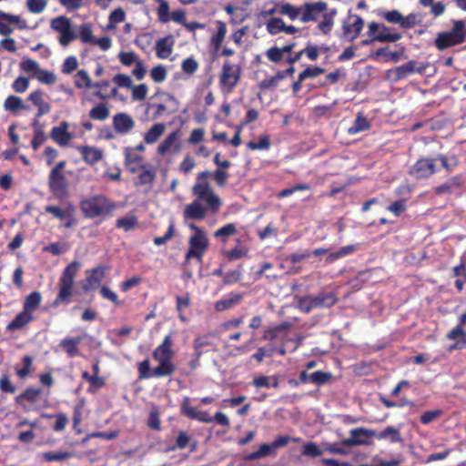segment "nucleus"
I'll list each match as a JSON object with an SVG mask.
<instances>
[{
	"mask_svg": "<svg viewBox=\"0 0 466 466\" xmlns=\"http://www.w3.org/2000/svg\"><path fill=\"white\" fill-rule=\"evenodd\" d=\"M417 63L414 60H410L408 63L396 67L395 75L396 80L402 79L406 77L408 75L412 74L414 72L423 73L425 70L424 66H416Z\"/></svg>",
	"mask_w": 466,
	"mask_h": 466,
	"instance_id": "obj_18",
	"label": "nucleus"
},
{
	"mask_svg": "<svg viewBox=\"0 0 466 466\" xmlns=\"http://www.w3.org/2000/svg\"><path fill=\"white\" fill-rule=\"evenodd\" d=\"M41 295L37 291L29 294L24 303V310L31 314L40 304Z\"/></svg>",
	"mask_w": 466,
	"mask_h": 466,
	"instance_id": "obj_28",
	"label": "nucleus"
},
{
	"mask_svg": "<svg viewBox=\"0 0 466 466\" xmlns=\"http://www.w3.org/2000/svg\"><path fill=\"white\" fill-rule=\"evenodd\" d=\"M156 174L147 168L142 169L138 173L137 181L135 183L136 185H145L149 184L155 179Z\"/></svg>",
	"mask_w": 466,
	"mask_h": 466,
	"instance_id": "obj_48",
	"label": "nucleus"
},
{
	"mask_svg": "<svg viewBox=\"0 0 466 466\" xmlns=\"http://www.w3.org/2000/svg\"><path fill=\"white\" fill-rule=\"evenodd\" d=\"M142 159H143L142 157L133 153L132 149L130 147H127L125 149L126 166H130L133 164H140V163H142Z\"/></svg>",
	"mask_w": 466,
	"mask_h": 466,
	"instance_id": "obj_58",
	"label": "nucleus"
},
{
	"mask_svg": "<svg viewBox=\"0 0 466 466\" xmlns=\"http://www.w3.org/2000/svg\"><path fill=\"white\" fill-rule=\"evenodd\" d=\"M350 435L354 437V439L361 441L362 444H367V439L373 437L376 435L374 431H370L365 428H357L350 431Z\"/></svg>",
	"mask_w": 466,
	"mask_h": 466,
	"instance_id": "obj_33",
	"label": "nucleus"
},
{
	"mask_svg": "<svg viewBox=\"0 0 466 466\" xmlns=\"http://www.w3.org/2000/svg\"><path fill=\"white\" fill-rule=\"evenodd\" d=\"M285 77V72H278V74L270 78L264 79L259 83L260 88H275L279 82Z\"/></svg>",
	"mask_w": 466,
	"mask_h": 466,
	"instance_id": "obj_45",
	"label": "nucleus"
},
{
	"mask_svg": "<svg viewBox=\"0 0 466 466\" xmlns=\"http://www.w3.org/2000/svg\"><path fill=\"white\" fill-rule=\"evenodd\" d=\"M173 147H176L178 149L179 144H178V133L177 132H172L169 134L164 141L160 143V145L157 147V152L160 155H165L167 151L171 150Z\"/></svg>",
	"mask_w": 466,
	"mask_h": 466,
	"instance_id": "obj_21",
	"label": "nucleus"
},
{
	"mask_svg": "<svg viewBox=\"0 0 466 466\" xmlns=\"http://www.w3.org/2000/svg\"><path fill=\"white\" fill-rule=\"evenodd\" d=\"M209 171H202L198 174L196 183L192 187L195 199L185 207L183 216L185 219L202 220L208 213L215 215L218 212L222 201L215 194L211 185L208 181Z\"/></svg>",
	"mask_w": 466,
	"mask_h": 466,
	"instance_id": "obj_1",
	"label": "nucleus"
},
{
	"mask_svg": "<svg viewBox=\"0 0 466 466\" xmlns=\"http://www.w3.org/2000/svg\"><path fill=\"white\" fill-rule=\"evenodd\" d=\"M50 137L59 146H66L72 139V135L68 132V123L66 121H63L59 126L54 127L51 130Z\"/></svg>",
	"mask_w": 466,
	"mask_h": 466,
	"instance_id": "obj_13",
	"label": "nucleus"
},
{
	"mask_svg": "<svg viewBox=\"0 0 466 466\" xmlns=\"http://www.w3.org/2000/svg\"><path fill=\"white\" fill-rule=\"evenodd\" d=\"M4 107L6 111H10L12 113H17L18 110H25L28 108L22 99L15 96H8L4 103Z\"/></svg>",
	"mask_w": 466,
	"mask_h": 466,
	"instance_id": "obj_23",
	"label": "nucleus"
},
{
	"mask_svg": "<svg viewBox=\"0 0 466 466\" xmlns=\"http://www.w3.org/2000/svg\"><path fill=\"white\" fill-rule=\"evenodd\" d=\"M166 126L163 123H157L151 127L146 133L144 139L147 144L155 143L164 133Z\"/></svg>",
	"mask_w": 466,
	"mask_h": 466,
	"instance_id": "obj_24",
	"label": "nucleus"
},
{
	"mask_svg": "<svg viewBox=\"0 0 466 466\" xmlns=\"http://www.w3.org/2000/svg\"><path fill=\"white\" fill-rule=\"evenodd\" d=\"M32 319L31 314L24 310L23 312L19 313L15 319L10 322L7 326V329L9 330H15L23 328L25 325H26L30 320Z\"/></svg>",
	"mask_w": 466,
	"mask_h": 466,
	"instance_id": "obj_27",
	"label": "nucleus"
},
{
	"mask_svg": "<svg viewBox=\"0 0 466 466\" xmlns=\"http://www.w3.org/2000/svg\"><path fill=\"white\" fill-rule=\"evenodd\" d=\"M190 437L185 431H180L177 437L175 446L170 448V450L185 449L190 443Z\"/></svg>",
	"mask_w": 466,
	"mask_h": 466,
	"instance_id": "obj_57",
	"label": "nucleus"
},
{
	"mask_svg": "<svg viewBox=\"0 0 466 466\" xmlns=\"http://www.w3.org/2000/svg\"><path fill=\"white\" fill-rule=\"evenodd\" d=\"M383 17L389 23L399 24L400 25L402 15L398 10H391L385 12Z\"/></svg>",
	"mask_w": 466,
	"mask_h": 466,
	"instance_id": "obj_63",
	"label": "nucleus"
},
{
	"mask_svg": "<svg viewBox=\"0 0 466 466\" xmlns=\"http://www.w3.org/2000/svg\"><path fill=\"white\" fill-rule=\"evenodd\" d=\"M331 377V373L319 370L311 373L309 379L311 382L319 386L329 382Z\"/></svg>",
	"mask_w": 466,
	"mask_h": 466,
	"instance_id": "obj_41",
	"label": "nucleus"
},
{
	"mask_svg": "<svg viewBox=\"0 0 466 466\" xmlns=\"http://www.w3.org/2000/svg\"><path fill=\"white\" fill-rule=\"evenodd\" d=\"M241 298H242L241 295L235 294L231 298H228V299H226L223 300H219L216 303V309L218 311L228 309L231 308L233 305L239 302Z\"/></svg>",
	"mask_w": 466,
	"mask_h": 466,
	"instance_id": "obj_43",
	"label": "nucleus"
},
{
	"mask_svg": "<svg viewBox=\"0 0 466 466\" xmlns=\"http://www.w3.org/2000/svg\"><path fill=\"white\" fill-rule=\"evenodd\" d=\"M324 72V69L319 66L316 67H308L303 72L300 73V81H304L307 78H314L319 76Z\"/></svg>",
	"mask_w": 466,
	"mask_h": 466,
	"instance_id": "obj_61",
	"label": "nucleus"
},
{
	"mask_svg": "<svg viewBox=\"0 0 466 466\" xmlns=\"http://www.w3.org/2000/svg\"><path fill=\"white\" fill-rule=\"evenodd\" d=\"M322 451L315 442H308L303 446L302 455L308 457H319L322 455Z\"/></svg>",
	"mask_w": 466,
	"mask_h": 466,
	"instance_id": "obj_49",
	"label": "nucleus"
},
{
	"mask_svg": "<svg viewBox=\"0 0 466 466\" xmlns=\"http://www.w3.org/2000/svg\"><path fill=\"white\" fill-rule=\"evenodd\" d=\"M227 33L226 25L222 22H218V32L215 35L212 36L211 42L214 45L216 49H218L222 45L225 35Z\"/></svg>",
	"mask_w": 466,
	"mask_h": 466,
	"instance_id": "obj_42",
	"label": "nucleus"
},
{
	"mask_svg": "<svg viewBox=\"0 0 466 466\" xmlns=\"http://www.w3.org/2000/svg\"><path fill=\"white\" fill-rule=\"evenodd\" d=\"M337 14L336 9H332L330 12L323 15L322 21L319 24V29L325 35L329 34L331 30L334 21L333 18Z\"/></svg>",
	"mask_w": 466,
	"mask_h": 466,
	"instance_id": "obj_29",
	"label": "nucleus"
},
{
	"mask_svg": "<svg viewBox=\"0 0 466 466\" xmlns=\"http://www.w3.org/2000/svg\"><path fill=\"white\" fill-rule=\"evenodd\" d=\"M435 172L434 159L422 158L410 168V174L416 178H425Z\"/></svg>",
	"mask_w": 466,
	"mask_h": 466,
	"instance_id": "obj_11",
	"label": "nucleus"
},
{
	"mask_svg": "<svg viewBox=\"0 0 466 466\" xmlns=\"http://www.w3.org/2000/svg\"><path fill=\"white\" fill-rule=\"evenodd\" d=\"M174 40L171 35L160 38L156 44V52L158 57L167 58L172 52Z\"/></svg>",
	"mask_w": 466,
	"mask_h": 466,
	"instance_id": "obj_19",
	"label": "nucleus"
},
{
	"mask_svg": "<svg viewBox=\"0 0 466 466\" xmlns=\"http://www.w3.org/2000/svg\"><path fill=\"white\" fill-rule=\"evenodd\" d=\"M301 21L308 23L309 21H316L320 13L328 9L326 2H308L301 5Z\"/></svg>",
	"mask_w": 466,
	"mask_h": 466,
	"instance_id": "obj_10",
	"label": "nucleus"
},
{
	"mask_svg": "<svg viewBox=\"0 0 466 466\" xmlns=\"http://www.w3.org/2000/svg\"><path fill=\"white\" fill-rule=\"evenodd\" d=\"M113 81L119 86V87H127L131 88L132 87V79L129 76L124 75V74H117L113 77Z\"/></svg>",
	"mask_w": 466,
	"mask_h": 466,
	"instance_id": "obj_59",
	"label": "nucleus"
},
{
	"mask_svg": "<svg viewBox=\"0 0 466 466\" xmlns=\"http://www.w3.org/2000/svg\"><path fill=\"white\" fill-rule=\"evenodd\" d=\"M363 25H364L363 19L360 16H357V18L351 25L343 26L344 33L346 35L352 34V36L350 37V39L353 40L360 34V32L363 28Z\"/></svg>",
	"mask_w": 466,
	"mask_h": 466,
	"instance_id": "obj_31",
	"label": "nucleus"
},
{
	"mask_svg": "<svg viewBox=\"0 0 466 466\" xmlns=\"http://www.w3.org/2000/svg\"><path fill=\"white\" fill-rule=\"evenodd\" d=\"M369 35L373 36V40L381 43H394L402 36L400 33H390L384 24L375 22L369 25Z\"/></svg>",
	"mask_w": 466,
	"mask_h": 466,
	"instance_id": "obj_7",
	"label": "nucleus"
},
{
	"mask_svg": "<svg viewBox=\"0 0 466 466\" xmlns=\"http://www.w3.org/2000/svg\"><path fill=\"white\" fill-rule=\"evenodd\" d=\"M35 77L41 83L52 85L56 81V76L54 73L39 68Z\"/></svg>",
	"mask_w": 466,
	"mask_h": 466,
	"instance_id": "obj_44",
	"label": "nucleus"
},
{
	"mask_svg": "<svg viewBox=\"0 0 466 466\" xmlns=\"http://www.w3.org/2000/svg\"><path fill=\"white\" fill-rule=\"evenodd\" d=\"M86 334H83L75 338H68L62 339L59 343V347L63 349L69 357H75L79 355V350L77 346L86 338Z\"/></svg>",
	"mask_w": 466,
	"mask_h": 466,
	"instance_id": "obj_16",
	"label": "nucleus"
},
{
	"mask_svg": "<svg viewBox=\"0 0 466 466\" xmlns=\"http://www.w3.org/2000/svg\"><path fill=\"white\" fill-rule=\"evenodd\" d=\"M447 338L450 339H458V344L466 345V332L464 331L461 325H458L452 330H451Z\"/></svg>",
	"mask_w": 466,
	"mask_h": 466,
	"instance_id": "obj_39",
	"label": "nucleus"
},
{
	"mask_svg": "<svg viewBox=\"0 0 466 466\" xmlns=\"http://www.w3.org/2000/svg\"><path fill=\"white\" fill-rule=\"evenodd\" d=\"M368 128H369L368 120L364 116L358 115L354 124L349 128V133L351 135H355V134L364 131Z\"/></svg>",
	"mask_w": 466,
	"mask_h": 466,
	"instance_id": "obj_36",
	"label": "nucleus"
},
{
	"mask_svg": "<svg viewBox=\"0 0 466 466\" xmlns=\"http://www.w3.org/2000/svg\"><path fill=\"white\" fill-rule=\"evenodd\" d=\"M80 268L81 263L78 261H73L66 267L59 279V292L56 300L54 301L55 306H58L64 301L68 302L69 298L73 295L75 278Z\"/></svg>",
	"mask_w": 466,
	"mask_h": 466,
	"instance_id": "obj_2",
	"label": "nucleus"
},
{
	"mask_svg": "<svg viewBox=\"0 0 466 466\" xmlns=\"http://www.w3.org/2000/svg\"><path fill=\"white\" fill-rule=\"evenodd\" d=\"M461 43V42H457V38L454 35H451L450 32L439 34L435 40L436 47L439 50H443L445 48Z\"/></svg>",
	"mask_w": 466,
	"mask_h": 466,
	"instance_id": "obj_22",
	"label": "nucleus"
},
{
	"mask_svg": "<svg viewBox=\"0 0 466 466\" xmlns=\"http://www.w3.org/2000/svg\"><path fill=\"white\" fill-rule=\"evenodd\" d=\"M79 37L84 43L95 44L96 39L92 34V28L89 24H83L79 26Z\"/></svg>",
	"mask_w": 466,
	"mask_h": 466,
	"instance_id": "obj_38",
	"label": "nucleus"
},
{
	"mask_svg": "<svg viewBox=\"0 0 466 466\" xmlns=\"http://www.w3.org/2000/svg\"><path fill=\"white\" fill-rule=\"evenodd\" d=\"M278 12L280 15H288L291 20H295L301 14V6L296 7L289 3L283 4L279 6Z\"/></svg>",
	"mask_w": 466,
	"mask_h": 466,
	"instance_id": "obj_32",
	"label": "nucleus"
},
{
	"mask_svg": "<svg viewBox=\"0 0 466 466\" xmlns=\"http://www.w3.org/2000/svg\"><path fill=\"white\" fill-rule=\"evenodd\" d=\"M71 453L67 451H57V452H45L44 459L46 461H64L71 457Z\"/></svg>",
	"mask_w": 466,
	"mask_h": 466,
	"instance_id": "obj_56",
	"label": "nucleus"
},
{
	"mask_svg": "<svg viewBox=\"0 0 466 466\" xmlns=\"http://www.w3.org/2000/svg\"><path fill=\"white\" fill-rule=\"evenodd\" d=\"M190 247L196 248L201 250H205L207 248V238L203 231L196 233L190 238Z\"/></svg>",
	"mask_w": 466,
	"mask_h": 466,
	"instance_id": "obj_40",
	"label": "nucleus"
},
{
	"mask_svg": "<svg viewBox=\"0 0 466 466\" xmlns=\"http://www.w3.org/2000/svg\"><path fill=\"white\" fill-rule=\"evenodd\" d=\"M284 22L281 18H271L267 23V29L269 34L271 35H277L278 33L283 31L284 28Z\"/></svg>",
	"mask_w": 466,
	"mask_h": 466,
	"instance_id": "obj_46",
	"label": "nucleus"
},
{
	"mask_svg": "<svg viewBox=\"0 0 466 466\" xmlns=\"http://www.w3.org/2000/svg\"><path fill=\"white\" fill-rule=\"evenodd\" d=\"M181 411L184 415L190 419L198 420L199 421L209 423L214 420L222 426H228L229 420L222 412H217L214 418L210 417L207 412L198 410L196 408L190 406V400L188 397H185L181 403Z\"/></svg>",
	"mask_w": 466,
	"mask_h": 466,
	"instance_id": "obj_4",
	"label": "nucleus"
},
{
	"mask_svg": "<svg viewBox=\"0 0 466 466\" xmlns=\"http://www.w3.org/2000/svg\"><path fill=\"white\" fill-rule=\"evenodd\" d=\"M461 185V181L459 177H454L450 178L444 184L435 187V192L439 195L451 193L454 189L459 188Z\"/></svg>",
	"mask_w": 466,
	"mask_h": 466,
	"instance_id": "obj_26",
	"label": "nucleus"
},
{
	"mask_svg": "<svg viewBox=\"0 0 466 466\" xmlns=\"http://www.w3.org/2000/svg\"><path fill=\"white\" fill-rule=\"evenodd\" d=\"M172 340L170 336H167L164 341L154 351V358L157 360H170L173 352L171 350Z\"/></svg>",
	"mask_w": 466,
	"mask_h": 466,
	"instance_id": "obj_20",
	"label": "nucleus"
},
{
	"mask_svg": "<svg viewBox=\"0 0 466 466\" xmlns=\"http://www.w3.org/2000/svg\"><path fill=\"white\" fill-rule=\"evenodd\" d=\"M150 76L156 83H161L167 77V70L163 66L159 65L152 68Z\"/></svg>",
	"mask_w": 466,
	"mask_h": 466,
	"instance_id": "obj_53",
	"label": "nucleus"
},
{
	"mask_svg": "<svg viewBox=\"0 0 466 466\" xmlns=\"http://www.w3.org/2000/svg\"><path fill=\"white\" fill-rule=\"evenodd\" d=\"M112 120L113 127L118 134H127L135 127L134 119L127 113H118Z\"/></svg>",
	"mask_w": 466,
	"mask_h": 466,
	"instance_id": "obj_12",
	"label": "nucleus"
},
{
	"mask_svg": "<svg viewBox=\"0 0 466 466\" xmlns=\"http://www.w3.org/2000/svg\"><path fill=\"white\" fill-rule=\"evenodd\" d=\"M109 115L110 112L106 104H99L94 106L89 112V116L92 119L99 121L106 120Z\"/></svg>",
	"mask_w": 466,
	"mask_h": 466,
	"instance_id": "obj_30",
	"label": "nucleus"
},
{
	"mask_svg": "<svg viewBox=\"0 0 466 466\" xmlns=\"http://www.w3.org/2000/svg\"><path fill=\"white\" fill-rule=\"evenodd\" d=\"M167 97V102L168 105L165 104H152L150 106L155 107L156 111L154 113V118H158L162 116L165 113L171 114L177 110L178 102L177 100L169 94H163Z\"/></svg>",
	"mask_w": 466,
	"mask_h": 466,
	"instance_id": "obj_15",
	"label": "nucleus"
},
{
	"mask_svg": "<svg viewBox=\"0 0 466 466\" xmlns=\"http://www.w3.org/2000/svg\"><path fill=\"white\" fill-rule=\"evenodd\" d=\"M20 67L23 71L27 73H33V76H35L37 71L39 70V65L37 62H35L33 59H25L21 62Z\"/></svg>",
	"mask_w": 466,
	"mask_h": 466,
	"instance_id": "obj_55",
	"label": "nucleus"
},
{
	"mask_svg": "<svg viewBox=\"0 0 466 466\" xmlns=\"http://www.w3.org/2000/svg\"><path fill=\"white\" fill-rule=\"evenodd\" d=\"M28 86H29L28 79L25 76H19L15 80L12 87L15 92L23 93L27 89Z\"/></svg>",
	"mask_w": 466,
	"mask_h": 466,
	"instance_id": "obj_64",
	"label": "nucleus"
},
{
	"mask_svg": "<svg viewBox=\"0 0 466 466\" xmlns=\"http://www.w3.org/2000/svg\"><path fill=\"white\" fill-rule=\"evenodd\" d=\"M137 224L135 217H126L119 218L116 222V227L125 229L126 231L132 229Z\"/></svg>",
	"mask_w": 466,
	"mask_h": 466,
	"instance_id": "obj_54",
	"label": "nucleus"
},
{
	"mask_svg": "<svg viewBox=\"0 0 466 466\" xmlns=\"http://www.w3.org/2000/svg\"><path fill=\"white\" fill-rule=\"evenodd\" d=\"M338 299L333 292H323L316 296L308 295L300 298L298 302V307L301 311L309 313L313 309L330 308L335 305Z\"/></svg>",
	"mask_w": 466,
	"mask_h": 466,
	"instance_id": "obj_3",
	"label": "nucleus"
},
{
	"mask_svg": "<svg viewBox=\"0 0 466 466\" xmlns=\"http://www.w3.org/2000/svg\"><path fill=\"white\" fill-rule=\"evenodd\" d=\"M47 5L46 0H27L26 6L33 14L42 13Z\"/></svg>",
	"mask_w": 466,
	"mask_h": 466,
	"instance_id": "obj_47",
	"label": "nucleus"
},
{
	"mask_svg": "<svg viewBox=\"0 0 466 466\" xmlns=\"http://www.w3.org/2000/svg\"><path fill=\"white\" fill-rule=\"evenodd\" d=\"M48 186L51 192L58 198L67 196L68 181L64 172L51 170L48 177Z\"/></svg>",
	"mask_w": 466,
	"mask_h": 466,
	"instance_id": "obj_8",
	"label": "nucleus"
},
{
	"mask_svg": "<svg viewBox=\"0 0 466 466\" xmlns=\"http://www.w3.org/2000/svg\"><path fill=\"white\" fill-rule=\"evenodd\" d=\"M78 150L84 160L90 165H95L103 157L102 150L94 147L81 146L78 147Z\"/></svg>",
	"mask_w": 466,
	"mask_h": 466,
	"instance_id": "obj_17",
	"label": "nucleus"
},
{
	"mask_svg": "<svg viewBox=\"0 0 466 466\" xmlns=\"http://www.w3.org/2000/svg\"><path fill=\"white\" fill-rule=\"evenodd\" d=\"M379 439L390 438L391 442H400L402 438L400 431L393 427H387L384 431L380 432L377 436Z\"/></svg>",
	"mask_w": 466,
	"mask_h": 466,
	"instance_id": "obj_34",
	"label": "nucleus"
},
{
	"mask_svg": "<svg viewBox=\"0 0 466 466\" xmlns=\"http://www.w3.org/2000/svg\"><path fill=\"white\" fill-rule=\"evenodd\" d=\"M158 19L162 23H167L170 20L169 15V5L167 2L161 1V4L157 9Z\"/></svg>",
	"mask_w": 466,
	"mask_h": 466,
	"instance_id": "obj_60",
	"label": "nucleus"
},
{
	"mask_svg": "<svg viewBox=\"0 0 466 466\" xmlns=\"http://www.w3.org/2000/svg\"><path fill=\"white\" fill-rule=\"evenodd\" d=\"M240 78V68L238 66L233 65L228 61L225 62L222 67V75L220 76V83L229 87L234 88Z\"/></svg>",
	"mask_w": 466,
	"mask_h": 466,
	"instance_id": "obj_9",
	"label": "nucleus"
},
{
	"mask_svg": "<svg viewBox=\"0 0 466 466\" xmlns=\"http://www.w3.org/2000/svg\"><path fill=\"white\" fill-rule=\"evenodd\" d=\"M111 208L108 200L101 195L81 202V209L85 216L91 218L108 213Z\"/></svg>",
	"mask_w": 466,
	"mask_h": 466,
	"instance_id": "obj_5",
	"label": "nucleus"
},
{
	"mask_svg": "<svg viewBox=\"0 0 466 466\" xmlns=\"http://www.w3.org/2000/svg\"><path fill=\"white\" fill-rule=\"evenodd\" d=\"M50 26L60 34L58 41L63 46H67L76 37L72 30L71 21L66 16H58L52 19Z\"/></svg>",
	"mask_w": 466,
	"mask_h": 466,
	"instance_id": "obj_6",
	"label": "nucleus"
},
{
	"mask_svg": "<svg viewBox=\"0 0 466 466\" xmlns=\"http://www.w3.org/2000/svg\"><path fill=\"white\" fill-rule=\"evenodd\" d=\"M75 85L77 87H92V81L86 70H79L75 76Z\"/></svg>",
	"mask_w": 466,
	"mask_h": 466,
	"instance_id": "obj_35",
	"label": "nucleus"
},
{
	"mask_svg": "<svg viewBox=\"0 0 466 466\" xmlns=\"http://www.w3.org/2000/svg\"><path fill=\"white\" fill-rule=\"evenodd\" d=\"M453 24L454 26L450 33L457 38V42L462 43L466 36L465 24L462 20H455Z\"/></svg>",
	"mask_w": 466,
	"mask_h": 466,
	"instance_id": "obj_37",
	"label": "nucleus"
},
{
	"mask_svg": "<svg viewBox=\"0 0 466 466\" xmlns=\"http://www.w3.org/2000/svg\"><path fill=\"white\" fill-rule=\"evenodd\" d=\"M67 249L68 246L66 243H51L48 247L45 248L46 251L56 256L65 253Z\"/></svg>",
	"mask_w": 466,
	"mask_h": 466,
	"instance_id": "obj_62",
	"label": "nucleus"
},
{
	"mask_svg": "<svg viewBox=\"0 0 466 466\" xmlns=\"http://www.w3.org/2000/svg\"><path fill=\"white\" fill-rule=\"evenodd\" d=\"M40 393H41L40 389L29 388V389H26L23 393L19 394L15 398V400H16V401H19L20 400L25 399L31 402H34L36 400V398L38 397V395Z\"/></svg>",
	"mask_w": 466,
	"mask_h": 466,
	"instance_id": "obj_50",
	"label": "nucleus"
},
{
	"mask_svg": "<svg viewBox=\"0 0 466 466\" xmlns=\"http://www.w3.org/2000/svg\"><path fill=\"white\" fill-rule=\"evenodd\" d=\"M269 146L270 141L267 136L261 137L258 142L250 141L248 143V147L251 150L268 149Z\"/></svg>",
	"mask_w": 466,
	"mask_h": 466,
	"instance_id": "obj_51",
	"label": "nucleus"
},
{
	"mask_svg": "<svg viewBox=\"0 0 466 466\" xmlns=\"http://www.w3.org/2000/svg\"><path fill=\"white\" fill-rule=\"evenodd\" d=\"M132 98L137 101L144 100L147 94V86L145 84L132 86Z\"/></svg>",
	"mask_w": 466,
	"mask_h": 466,
	"instance_id": "obj_52",
	"label": "nucleus"
},
{
	"mask_svg": "<svg viewBox=\"0 0 466 466\" xmlns=\"http://www.w3.org/2000/svg\"><path fill=\"white\" fill-rule=\"evenodd\" d=\"M106 268L96 267L92 270H86V283L83 286L85 290L95 289L105 277Z\"/></svg>",
	"mask_w": 466,
	"mask_h": 466,
	"instance_id": "obj_14",
	"label": "nucleus"
},
{
	"mask_svg": "<svg viewBox=\"0 0 466 466\" xmlns=\"http://www.w3.org/2000/svg\"><path fill=\"white\" fill-rule=\"evenodd\" d=\"M159 361V365L153 369L152 374L156 377L168 376L171 375L175 367L170 362V360H157Z\"/></svg>",
	"mask_w": 466,
	"mask_h": 466,
	"instance_id": "obj_25",
	"label": "nucleus"
}]
</instances>
